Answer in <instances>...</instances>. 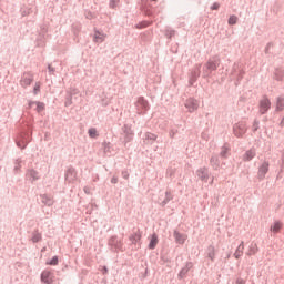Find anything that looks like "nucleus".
Masks as SVG:
<instances>
[{
    "mask_svg": "<svg viewBox=\"0 0 284 284\" xmlns=\"http://www.w3.org/2000/svg\"><path fill=\"white\" fill-rule=\"evenodd\" d=\"M32 141V124L27 123L26 126L20 131L18 138L16 139L17 148L20 150H26L28 143Z\"/></svg>",
    "mask_w": 284,
    "mask_h": 284,
    "instance_id": "obj_1",
    "label": "nucleus"
},
{
    "mask_svg": "<svg viewBox=\"0 0 284 284\" xmlns=\"http://www.w3.org/2000/svg\"><path fill=\"white\" fill-rule=\"evenodd\" d=\"M219 65H221V57H211L202 68L203 79H212V72H216V70H219Z\"/></svg>",
    "mask_w": 284,
    "mask_h": 284,
    "instance_id": "obj_2",
    "label": "nucleus"
},
{
    "mask_svg": "<svg viewBox=\"0 0 284 284\" xmlns=\"http://www.w3.org/2000/svg\"><path fill=\"white\" fill-rule=\"evenodd\" d=\"M108 245L112 252H123V240L119 239L118 235H113L109 239Z\"/></svg>",
    "mask_w": 284,
    "mask_h": 284,
    "instance_id": "obj_3",
    "label": "nucleus"
},
{
    "mask_svg": "<svg viewBox=\"0 0 284 284\" xmlns=\"http://www.w3.org/2000/svg\"><path fill=\"white\" fill-rule=\"evenodd\" d=\"M135 109L136 113L143 116L148 114V111L150 110V102H148L144 97H140L135 102Z\"/></svg>",
    "mask_w": 284,
    "mask_h": 284,
    "instance_id": "obj_4",
    "label": "nucleus"
},
{
    "mask_svg": "<svg viewBox=\"0 0 284 284\" xmlns=\"http://www.w3.org/2000/svg\"><path fill=\"white\" fill-rule=\"evenodd\" d=\"M233 134L237 139H243L247 134V122L240 121L233 125Z\"/></svg>",
    "mask_w": 284,
    "mask_h": 284,
    "instance_id": "obj_5",
    "label": "nucleus"
},
{
    "mask_svg": "<svg viewBox=\"0 0 284 284\" xmlns=\"http://www.w3.org/2000/svg\"><path fill=\"white\" fill-rule=\"evenodd\" d=\"M32 83H34V73H32V71L23 72L20 78L21 88H23V89L30 88V85H32Z\"/></svg>",
    "mask_w": 284,
    "mask_h": 284,
    "instance_id": "obj_6",
    "label": "nucleus"
},
{
    "mask_svg": "<svg viewBox=\"0 0 284 284\" xmlns=\"http://www.w3.org/2000/svg\"><path fill=\"white\" fill-rule=\"evenodd\" d=\"M26 181L33 184L36 181H41V173L32 168L27 169L24 174Z\"/></svg>",
    "mask_w": 284,
    "mask_h": 284,
    "instance_id": "obj_7",
    "label": "nucleus"
},
{
    "mask_svg": "<svg viewBox=\"0 0 284 284\" xmlns=\"http://www.w3.org/2000/svg\"><path fill=\"white\" fill-rule=\"evenodd\" d=\"M258 109L260 114H267V112H270L272 109V101L267 95H263V99L260 100Z\"/></svg>",
    "mask_w": 284,
    "mask_h": 284,
    "instance_id": "obj_8",
    "label": "nucleus"
},
{
    "mask_svg": "<svg viewBox=\"0 0 284 284\" xmlns=\"http://www.w3.org/2000/svg\"><path fill=\"white\" fill-rule=\"evenodd\" d=\"M201 63L196 64V67L191 71L189 75V85L194 87V83L199 81V77H201Z\"/></svg>",
    "mask_w": 284,
    "mask_h": 284,
    "instance_id": "obj_9",
    "label": "nucleus"
},
{
    "mask_svg": "<svg viewBox=\"0 0 284 284\" xmlns=\"http://www.w3.org/2000/svg\"><path fill=\"white\" fill-rule=\"evenodd\" d=\"M184 108H186V110H187V112H190V114L196 112V110H199V100H196L194 98L186 99L184 102Z\"/></svg>",
    "mask_w": 284,
    "mask_h": 284,
    "instance_id": "obj_10",
    "label": "nucleus"
},
{
    "mask_svg": "<svg viewBox=\"0 0 284 284\" xmlns=\"http://www.w3.org/2000/svg\"><path fill=\"white\" fill-rule=\"evenodd\" d=\"M40 281H41V283H44V284L54 283V272H52L50 270L42 271V273L40 275Z\"/></svg>",
    "mask_w": 284,
    "mask_h": 284,
    "instance_id": "obj_11",
    "label": "nucleus"
},
{
    "mask_svg": "<svg viewBox=\"0 0 284 284\" xmlns=\"http://www.w3.org/2000/svg\"><path fill=\"white\" fill-rule=\"evenodd\" d=\"M122 132L124 134V143L128 145L133 139H134V131L132 130V126L130 124H124L122 126Z\"/></svg>",
    "mask_w": 284,
    "mask_h": 284,
    "instance_id": "obj_12",
    "label": "nucleus"
},
{
    "mask_svg": "<svg viewBox=\"0 0 284 284\" xmlns=\"http://www.w3.org/2000/svg\"><path fill=\"white\" fill-rule=\"evenodd\" d=\"M270 172V162L264 161L257 171V179L258 181H263L265 179V175Z\"/></svg>",
    "mask_w": 284,
    "mask_h": 284,
    "instance_id": "obj_13",
    "label": "nucleus"
},
{
    "mask_svg": "<svg viewBox=\"0 0 284 284\" xmlns=\"http://www.w3.org/2000/svg\"><path fill=\"white\" fill-rule=\"evenodd\" d=\"M196 176L201 179L203 183H207V181H210V169H207V166L197 169Z\"/></svg>",
    "mask_w": 284,
    "mask_h": 284,
    "instance_id": "obj_14",
    "label": "nucleus"
},
{
    "mask_svg": "<svg viewBox=\"0 0 284 284\" xmlns=\"http://www.w3.org/2000/svg\"><path fill=\"white\" fill-rule=\"evenodd\" d=\"M64 179L67 183H74L77 181V169L69 166L64 173Z\"/></svg>",
    "mask_w": 284,
    "mask_h": 284,
    "instance_id": "obj_15",
    "label": "nucleus"
},
{
    "mask_svg": "<svg viewBox=\"0 0 284 284\" xmlns=\"http://www.w3.org/2000/svg\"><path fill=\"white\" fill-rule=\"evenodd\" d=\"M194 267V264L192 262H186L185 266L182 267V270L178 274L179 281H183L187 276V273Z\"/></svg>",
    "mask_w": 284,
    "mask_h": 284,
    "instance_id": "obj_16",
    "label": "nucleus"
},
{
    "mask_svg": "<svg viewBox=\"0 0 284 284\" xmlns=\"http://www.w3.org/2000/svg\"><path fill=\"white\" fill-rule=\"evenodd\" d=\"M173 236L178 245H184L185 241H187V234L181 233L178 230L173 232Z\"/></svg>",
    "mask_w": 284,
    "mask_h": 284,
    "instance_id": "obj_17",
    "label": "nucleus"
},
{
    "mask_svg": "<svg viewBox=\"0 0 284 284\" xmlns=\"http://www.w3.org/2000/svg\"><path fill=\"white\" fill-rule=\"evenodd\" d=\"M210 165L213 170L219 171L221 169V158L217 154H213L210 159Z\"/></svg>",
    "mask_w": 284,
    "mask_h": 284,
    "instance_id": "obj_18",
    "label": "nucleus"
},
{
    "mask_svg": "<svg viewBox=\"0 0 284 284\" xmlns=\"http://www.w3.org/2000/svg\"><path fill=\"white\" fill-rule=\"evenodd\" d=\"M205 254H206V258H210V261L212 263H214V261H216V247H214V245H209L206 251H205Z\"/></svg>",
    "mask_w": 284,
    "mask_h": 284,
    "instance_id": "obj_19",
    "label": "nucleus"
},
{
    "mask_svg": "<svg viewBox=\"0 0 284 284\" xmlns=\"http://www.w3.org/2000/svg\"><path fill=\"white\" fill-rule=\"evenodd\" d=\"M272 235L271 236H276L281 230H283V222L276 220L270 227Z\"/></svg>",
    "mask_w": 284,
    "mask_h": 284,
    "instance_id": "obj_20",
    "label": "nucleus"
},
{
    "mask_svg": "<svg viewBox=\"0 0 284 284\" xmlns=\"http://www.w3.org/2000/svg\"><path fill=\"white\" fill-rule=\"evenodd\" d=\"M33 105H37L36 110L38 113L43 112L45 110V103L40 101H29L28 109H32Z\"/></svg>",
    "mask_w": 284,
    "mask_h": 284,
    "instance_id": "obj_21",
    "label": "nucleus"
},
{
    "mask_svg": "<svg viewBox=\"0 0 284 284\" xmlns=\"http://www.w3.org/2000/svg\"><path fill=\"white\" fill-rule=\"evenodd\" d=\"M40 201L43 205H48V207H52V205H54V200L48 194H41Z\"/></svg>",
    "mask_w": 284,
    "mask_h": 284,
    "instance_id": "obj_22",
    "label": "nucleus"
},
{
    "mask_svg": "<svg viewBox=\"0 0 284 284\" xmlns=\"http://www.w3.org/2000/svg\"><path fill=\"white\" fill-rule=\"evenodd\" d=\"M256 156V149H250L247 150L243 156H242V161L244 162H250L252 161V159H254Z\"/></svg>",
    "mask_w": 284,
    "mask_h": 284,
    "instance_id": "obj_23",
    "label": "nucleus"
},
{
    "mask_svg": "<svg viewBox=\"0 0 284 284\" xmlns=\"http://www.w3.org/2000/svg\"><path fill=\"white\" fill-rule=\"evenodd\" d=\"M141 239H142V235L140 231L129 236V240L131 241L132 245H139V243H141Z\"/></svg>",
    "mask_w": 284,
    "mask_h": 284,
    "instance_id": "obj_24",
    "label": "nucleus"
},
{
    "mask_svg": "<svg viewBox=\"0 0 284 284\" xmlns=\"http://www.w3.org/2000/svg\"><path fill=\"white\" fill-rule=\"evenodd\" d=\"M156 245H159V235H156V233H153L151 235L148 247L149 250H156Z\"/></svg>",
    "mask_w": 284,
    "mask_h": 284,
    "instance_id": "obj_25",
    "label": "nucleus"
},
{
    "mask_svg": "<svg viewBox=\"0 0 284 284\" xmlns=\"http://www.w3.org/2000/svg\"><path fill=\"white\" fill-rule=\"evenodd\" d=\"M74 94H77V90L73 89L72 91H68L65 94V101H64V105L65 108H70V105H72V97H74Z\"/></svg>",
    "mask_w": 284,
    "mask_h": 284,
    "instance_id": "obj_26",
    "label": "nucleus"
},
{
    "mask_svg": "<svg viewBox=\"0 0 284 284\" xmlns=\"http://www.w3.org/2000/svg\"><path fill=\"white\" fill-rule=\"evenodd\" d=\"M30 241H32V243H41V241H43V235L39 230H34L31 234Z\"/></svg>",
    "mask_w": 284,
    "mask_h": 284,
    "instance_id": "obj_27",
    "label": "nucleus"
},
{
    "mask_svg": "<svg viewBox=\"0 0 284 284\" xmlns=\"http://www.w3.org/2000/svg\"><path fill=\"white\" fill-rule=\"evenodd\" d=\"M94 43H103L105 41V36L103 32L95 30L93 36Z\"/></svg>",
    "mask_w": 284,
    "mask_h": 284,
    "instance_id": "obj_28",
    "label": "nucleus"
},
{
    "mask_svg": "<svg viewBox=\"0 0 284 284\" xmlns=\"http://www.w3.org/2000/svg\"><path fill=\"white\" fill-rule=\"evenodd\" d=\"M102 145H103L104 154L106 156H112V154H114V149H113L112 143L104 142Z\"/></svg>",
    "mask_w": 284,
    "mask_h": 284,
    "instance_id": "obj_29",
    "label": "nucleus"
},
{
    "mask_svg": "<svg viewBox=\"0 0 284 284\" xmlns=\"http://www.w3.org/2000/svg\"><path fill=\"white\" fill-rule=\"evenodd\" d=\"M174 200V194H172V191H166L165 192V197L164 200L160 203L161 207H165L170 201Z\"/></svg>",
    "mask_w": 284,
    "mask_h": 284,
    "instance_id": "obj_30",
    "label": "nucleus"
},
{
    "mask_svg": "<svg viewBox=\"0 0 284 284\" xmlns=\"http://www.w3.org/2000/svg\"><path fill=\"white\" fill-rule=\"evenodd\" d=\"M284 110V97H277L275 112H283Z\"/></svg>",
    "mask_w": 284,
    "mask_h": 284,
    "instance_id": "obj_31",
    "label": "nucleus"
},
{
    "mask_svg": "<svg viewBox=\"0 0 284 284\" xmlns=\"http://www.w3.org/2000/svg\"><path fill=\"white\" fill-rule=\"evenodd\" d=\"M245 250V243L241 242L240 245L237 246L235 253H234V257L235 258H241V256H243V251Z\"/></svg>",
    "mask_w": 284,
    "mask_h": 284,
    "instance_id": "obj_32",
    "label": "nucleus"
},
{
    "mask_svg": "<svg viewBox=\"0 0 284 284\" xmlns=\"http://www.w3.org/2000/svg\"><path fill=\"white\" fill-rule=\"evenodd\" d=\"M258 252V245L256 243H251L248 247V252L246 253V256H254Z\"/></svg>",
    "mask_w": 284,
    "mask_h": 284,
    "instance_id": "obj_33",
    "label": "nucleus"
},
{
    "mask_svg": "<svg viewBox=\"0 0 284 284\" xmlns=\"http://www.w3.org/2000/svg\"><path fill=\"white\" fill-rule=\"evenodd\" d=\"M50 28V24L44 22L40 26V31H39V34H42L43 37H50V34H48V30Z\"/></svg>",
    "mask_w": 284,
    "mask_h": 284,
    "instance_id": "obj_34",
    "label": "nucleus"
},
{
    "mask_svg": "<svg viewBox=\"0 0 284 284\" xmlns=\"http://www.w3.org/2000/svg\"><path fill=\"white\" fill-rule=\"evenodd\" d=\"M274 80L275 81H284V70L283 69H275Z\"/></svg>",
    "mask_w": 284,
    "mask_h": 284,
    "instance_id": "obj_35",
    "label": "nucleus"
},
{
    "mask_svg": "<svg viewBox=\"0 0 284 284\" xmlns=\"http://www.w3.org/2000/svg\"><path fill=\"white\" fill-rule=\"evenodd\" d=\"M230 156V148L229 146H222L219 158L222 160H225Z\"/></svg>",
    "mask_w": 284,
    "mask_h": 284,
    "instance_id": "obj_36",
    "label": "nucleus"
},
{
    "mask_svg": "<svg viewBox=\"0 0 284 284\" xmlns=\"http://www.w3.org/2000/svg\"><path fill=\"white\" fill-rule=\"evenodd\" d=\"M243 77H245V70H239V73H236L235 77H233V79H236L235 85L241 84V81H243Z\"/></svg>",
    "mask_w": 284,
    "mask_h": 284,
    "instance_id": "obj_37",
    "label": "nucleus"
},
{
    "mask_svg": "<svg viewBox=\"0 0 284 284\" xmlns=\"http://www.w3.org/2000/svg\"><path fill=\"white\" fill-rule=\"evenodd\" d=\"M48 39V37H45V36H43V34H41V33H39L38 34V38H37V45L39 47V48H43V45H45V40Z\"/></svg>",
    "mask_w": 284,
    "mask_h": 284,
    "instance_id": "obj_38",
    "label": "nucleus"
},
{
    "mask_svg": "<svg viewBox=\"0 0 284 284\" xmlns=\"http://www.w3.org/2000/svg\"><path fill=\"white\" fill-rule=\"evenodd\" d=\"M176 34V30L170 28V27H166L165 30H164V37H166V39H172V37H175Z\"/></svg>",
    "mask_w": 284,
    "mask_h": 284,
    "instance_id": "obj_39",
    "label": "nucleus"
},
{
    "mask_svg": "<svg viewBox=\"0 0 284 284\" xmlns=\"http://www.w3.org/2000/svg\"><path fill=\"white\" fill-rule=\"evenodd\" d=\"M158 135L151 132H146L145 133V141H149L150 145H152V143H154V141H156Z\"/></svg>",
    "mask_w": 284,
    "mask_h": 284,
    "instance_id": "obj_40",
    "label": "nucleus"
},
{
    "mask_svg": "<svg viewBox=\"0 0 284 284\" xmlns=\"http://www.w3.org/2000/svg\"><path fill=\"white\" fill-rule=\"evenodd\" d=\"M239 70H243V68H241V63L235 62L231 71V77H236V74H239Z\"/></svg>",
    "mask_w": 284,
    "mask_h": 284,
    "instance_id": "obj_41",
    "label": "nucleus"
},
{
    "mask_svg": "<svg viewBox=\"0 0 284 284\" xmlns=\"http://www.w3.org/2000/svg\"><path fill=\"white\" fill-rule=\"evenodd\" d=\"M149 26H152V22L148 21V20H144V21H141L139 22L135 28L138 30H143V28H149Z\"/></svg>",
    "mask_w": 284,
    "mask_h": 284,
    "instance_id": "obj_42",
    "label": "nucleus"
},
{
    "mask_svg": "<svg viewBox=\"0 0 284 284\" xmlns=\"http://www.w3.org/2000/svg\"><path fill=\"white\" fill-rule=\"evenodd\" d=\"M88 134H89L90 139H97L99 136V132L97 131L95 128L89 129Z\"/></svg>",
    "mask_w": 284,
    "mask_h": 284,
    "instance_id": "obj_43",
    "label": "nucleus"
},
{
    "mask_svg": "<svg viewBox=\"0 0 284 284\" xmlns=\"http://www.w3.org/2000/svg\"><path fill=\"white\" fill-rule=\"evenodd\" d=\"M229 26H236L239 23V17L232 14L227 20Z\"/></svg>",
    "mask_w": 284,
    "mask_h": 284,
    "instance_id": "obj_44",
    "label": "nucleus"
},
{
    "mask_svg": "<svg viewBox=\"0 0 284 284\" xmlns=\"http://www.w3.org/2000/svg\"><path fill=\"white\" fill-rule=\"evenodd\" d=\"M47 265H59V256H53L49 262H47Z\"/></svg>",
    "mask_w": 284,
    "mask_h": 284,
    "instance_id": "obj_45",
    "label": "nucleus"
},
{
    "mask_svg": "<svg viewBox=\"0 0 284 284\" xmlns=\"http://www.w3.org/2000/svg\"><path fill=\"white\" fill-rule=\"evenodd\" d=\"M41 92V82H36L33 87V94L37 95Z\"/></svg>",
    "mask_w": 284,
    "mask_h": 284,
    "instance_id": "obj_46",
    "label": "nucleus"
},
{
    "mask_svg": "<svg viewBox=\"0 0 284 284\" xmlns=\"http://www.w3.org/2000/svg\"><path fill=\"white\" fill-rule=\"evenodd\" d=\"M21 163H22V161H21V159L20 158H18L16 161H14V172H19V170H21Z\"/></svg>",
    "mask_w": 284,
    "mask_h": 284,
    "instance_id": "obj_47",
    "label": "nucleus"
},
{
    "mask_svg": "<svg viewBox=\"0 0 284 284\" xmlns=\"http://www.w3.org/2000/svg\"><path fill=\"white\" fill-rule=\"evenodd\" d=\"M260 125H261V122L258 120H254L253 126H252V132H258Z\"/></svg>",
    "mask_w": 284,
    "mask_h": 284,
    "instance_id": "obj_48",
    "label": "nucleus"
},
{
    "mask_svg": "<svg viewBox=\"0 0 284 284\" xmlns=\"http://www.w3.org/2000/svg\"><path fill=\"white\" fill-rule=\"evenodd\" d=\"M179 134V129H170L169 136L170 139H174Z\"/></svg>",
    "mask_w": 284,
    "mask_h": 284,
    "instance_id": "obj_49",
    "label": "nucleus"
},
{
    "mask_svg": "<svg viewBox=\"0 0 284 284\" xmlns=\"http://www.w3.org/2000/svg\"><path fill=\"white\" fill-rule=\"evenodd\" d=\"M72 30H73L74 36L77 37V34H79V32H81V24H73Z\"/></svg>",
    "mask_w": 284,
    "mask_h": 284,
    "instance_id": "obj_50",
    "label": "nucleus"
},
{
    "mask_svg": "<svg viewBox=\"0 0 284 284\" xmlns=\"http://www.w3.org/2000/svg\"><path fill=\"white\" fill-rule=\"evenodd\" d=\"M121 0H110L109 6L112 8V10H115L116 6H119V2Z\"/></svg>",
    "mask_w": 284,
    "mask_h": 284,
    "instance_id": "obj_51",
    "label": "nucleus"
},
{
    "mask_svg": "<svg viewBox=\"0 0 284 284\" xmlns=\"http://www.w3.org/2000/svg\"><path fill=\"white\" fill-rule=\"evenodd\" d=\"M166 176H169L170 179H172V176H174V169L169 168V169L166 170Z\"/></svg>",
    "mask_w": 284,
    "mask_h": 284,
    "instance_id": "obj_52",
    "label": "nucleus"
},
{
    "mask_svg": "<svg viewBox=\"0 0 284 284\" xmlns=\"http://www.w3.org/2000/svg\"><path fill=\"white\" fill-rule=\"evenodd\" d=\"M121 175H122V178H124L126 181L130 179V173L128 172V171H122L121 172Z\"/></svg>",
    "mask_w": 284,
    "mask_h": 284,
    "instance_id": "obj_53",
    "label": "nucleus"
},
{
    "mask_svg": "<svg viewBox=\"0 0 284 284\" xmlns=\"http://www.w3.org/2000/svg\"><path fill=\"white\" fill-rule=\"evenodd\" d=\"M272 45H274V43L268 42L265 47V54H270V48H272Z\"/></svg>",
    "mask_w": 284,
    "mask_h": 284,
    "instance_id": "obj_54",
    "label": "nucleus"
},
{
    "mask_svg": "<svg viewBox=\"0 0 284 284\" xmlns=\"http://www.w3.org/2000/svg\"><path fill=\"white\" fill-rule=\"evenodd\" d=\"M221 8V4L219 2H215L211 6V10H219Z\"/></svg>",
    "mask_w": 284,
    "mask_h": 284,
    "instance_id": "obj_55",
    "label": "nucleus"
},
{
    "mask_svg": "<svg viewBox=\"0 0 284 284\" xmlns=\"http://www.w3.org/2000/svg\"><path fill=\"white\" fill-rule=\"evenodd\" d=\"M49 74H54L55 69L51 64L48 65Z\"/></svg>",
    "mask_w": 284,
    "mask_h": 284,
    "instance_id": "obj_56",
    "label": "nucleus"
},
{
    "mask_svg": "<svg viewBox=\"0 0 284 284\" xmlns=\"http://www.w3.org/2000/svg\"><path fill=\"white\" fill-rule=\"evenodd\" d=\"M111 183H113V185H116V183H119V178L113 176V178L111 179Z\"/></svg>",
    "mask_w": 284,
    "mask_h": 284,
    "instance_id": "obj_57",
    "label": "nucleus"
},
{
    "mask_svg": "<svg viewBox=\"0 0 284 284\" xmlns=\"http://www.w3.org/2000/svg\"><path fill=\"white\" fill-rule=\"evenodd\" d=\"M108 105H110V101H108V100H102V106H103V108H108Z\"/></svg>",
    "mask_w": 284,
    "mask_h": 284,
    "instance_id": "obj_58",
    "label": "nucleus"
},
{
    "mask_svg": "<svg viewBox=\"0 0 284 284\" xmlns=\"http://www.w3.org/2000/svg\"><path fill=\"white\" fill-rule=\"evenodd\" d=\"M236 284H245V280L239 277V278L236 280Z\"/></svg>",
    "mask_w": 284,
    "mask_h": 284,
    "instance_id": "obj_59",
    "label": "nucleus"
},
{
    "mask_svg": "<svg viewBox=\"0 0 284 284\" xmlns=\"http://www.w3.org/2000/svg\"><path fill=\"white\" fill-rule=\"evenodd\" d=\"M21 13H22V17H28V14H30V10H22L21 11Z\"/></svg>",
    "mask_w": 284,
    "mask_h": 284,
    "instance_id": "obj_60",
    "label": "nucleus"
},
{
    "mask_svg": "<svg viewBox=\"0 0 284 284\" xmlns=\"http://www.w3.org/2000/svg\"><path fill=\"white\" fill-rule=\"evenodd\" d=\"M161 261H163V263H170V260L165 256H161Z\"/></svg>",
    "mask_w": 284,
    "mask_h": 284,
    "instance_id": "obj_61",
    "label": "nucleus"
},
{
    "mask_svg": "<svg viewBox=\"0 0 284 284\" xmlns=\"http://www.w3.org/2000/svg\"><path fill=\"white\" fill-rule=\"evenodd\" d=\"M102 274H108V266H103Z\"/></svg>",
    "mask_w": 284,
    "mask_h": 284,
    "instance_id": "obj_62",
    "label": "nucleus"
},
{
    "mask_svg": "<svg viewBox=\"0 0 284 284\" xmlns=\"http://www.w3.org/2000/svg\"><path fill=\"white\" fill-rule=\"evenodd\" d=\"M87 19H92V13H88Z\"/></svg>",
    "mask_w": 284,
    "mask_h": 284,
    "instance_id": "obj_63",
    "label": "nucleus"
},
{
    "mask_svg": "<svg viewBox=\"0 0 284 284\" xmlns=\"http://www.w3.org/2000/svg\"><path fill=\"white\" fill-rule=\"evenodd\" d=\"M84 192H85V194H89L90 192H88V189H84Z\"/></svg>",
    "mask_w": 284,
    "mask_h": 284,
    "instance_id": "obj_64",
    "label": "nucleus"
}]
</instances>
